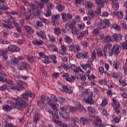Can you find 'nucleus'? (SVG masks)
<instances>
[{
	"label": "nucleus",
	"instance_id": "1",
	"mask_svg": "<svg viewBox=\"0 0 127 127\" xmlns=\"http://www.w3.org/2000/svg\"><path fill=\"white\" fill-rule=\"evenodd\" d=\"M7 75L3 72V71H0V82H2L4 83H7L9 85H11L13 86L14 85V83L12 80H10V79H7L6 78H4L6 77Z\"/></svg>",
	"mask_w": 127,
	"mask_h": 127
},
{
	"label": "nucleus",
	"instance_id": "2",
	"mask_svg": "<svg viewBox=\"0 0 127 127\" xmlns=\"http://www.w3.org/2000/svg\"><path fill=\"white\" fill-rule=\"evenodd\" d=\"M15 103H16L17 106H20L17 107V110L19 111H23V108H26V107H28V104H27V103L19 99H16L15 100Z\"/></svg>",
	"mask_w": 127,
	"mask_h": 127
},
{
	"label": "nucleus",
	"instance_id": "3",
	"mask_svg": "<svg viewBox=\"0 0 127 127\" xmlns=\"http://www.w3.org/2000/svg\"><path fill=\"white\" fill-rule=\"evenodd\" d=\"M94 95V93L93 92H90V95H88L87 98L84 97L82 99V101L83 103H86V104H88L89 105H94L95 101H94V99H93V96Z\"/></svg>",
	"mask_w": 127,
	"mask_h": 127
},
{
	"label": "nucleus",
	"instance_id": "4",
	"mask_svg": "<svg viewBox=\"0 0 127 127\" xmlns=\"http://www.w3.org/2000/svg\"><path fill=\"white\" fill-rule=\"evenodd\" d=\"M108 27H110V21L108 19H104L98 24V28L99 29H105Z\"/></svg>",
	"mask_w": 127,
	"mask_h": 127
},
{
	"label": "nucleus",
	"instance_id": "5",
	"mask_svg": "<svg viewBox=\"0 0 127 127\" xmlns=\"http://www.w3.org/2000/svg\"><path fill=\"white\" fill-rule=\"evenodd\" d=\"M34 97L35 96L32 92L26 91L24 93H22L20 98L23 101H27L28 98H33L34 99Z\"/></svg>",
	"mask_w": 127,
	"mask_h": 127
},
{
	"label": "nucleus",
	"instance_id": "6",
	"mask_svg": "<svg viewBox=\"0 0 127 127\" xmlns=\"http://www.w3.org/2000/svg\"><path fill=\"white\" fill-rule=\"evenodd\" d=\"M121 46L118 44H115L113 46L111 53L110 54V56H113V55L115 54V55H119L120 52H121Z\"/></svg>",
	"mask_w": 127,
	"mask_h": 127
},
{
	"label": "nucleus",
	"instance_id": "7",
	"mask_svg": "<svg viewBox=\"0 0 127 127\" xmlns=\"http://www.w3.org/2000/svg\"><path fill=\"white\" fill-rule=\"evenodd\" d=\"M113 103H112V106L113 107L114 109H115V111L117 114H120L121 113V111H120V108L121 107V105H120V103H118V101L117 100H116L115 98L113 99Z\"/></svg>",
	"mask_w": 127,
	"mask_h": 127
},
{
	"label": "nucleus",
	"instance_id": "8",
	"mask_svg": "<svg viewBox=\"0 0 127 127\" xmlns=\"http://www.w3.org/2000/svg\"><path fill=\"white\" fill-rule=\"evenodd\" d=\"M30 66L29 64L26 62H22L20 64V66H18V69L19 71H28Z\"/></svg>",
	"mask_w": 127,
	"mask_h": 127
},
{
	"label": "nucleus",
	"instance_id": "9",
	"mask_svg": "<svg viewBox=\"0 0 127 127\" xmlns=\"http://www.w3.org/2000/svg\"><path fill=\"white\" fill-rule=\"evenodd\" d=\"M123 38V36L120 34H118L117 33L114 34L113 35L111 36V41H115L116 42H119L120 40H122Z\"/></svg>",
	"mask_w": 127,
	"mask_h": 127
},
{
	"label": "nucleus",
	"instance_id": "10",
	"mask_svg": "<svg viewBox=\"0 0 127 127\" xmlns=\"http://www.w3.org/2000/svg\"><path fill=\"white\" fill-rule=\"evenodd\" d=\"M112 44H106L105 45L104 48H103V51L105 57H107V54H109L111 53L110 50H111V48L112 47Z\"/></svg>",
	"mask_w": 127,
	"mask_h": 127
},
{
	"label": "nucleus",
	"instance_id": "11",
	"mask_svg": "<svg viewBox=\"0 0 127 127\" xmlns=\"http://www.w3.org/2000/svg\"><path fill=\"white\" fill-rule=\"evenodd\" d=\"M17 85H18V89H19V91H22L24 89V86L27 85V83L21 80H19L17 83Z\"/></svg>",
	"mask_w": 127,
	"mask_h": 127
},
{
	"label": "nucleus",
	"instance_id": "12",
	"mask_svg": "<svg viewBox=\"0 0 127 127\" xmlns=\"http://www.w3.org/2000/svg\"><path fill=\"white\" fill-rule=\"evenodd\" d=\"M7 50L10 52H17L19 51V48L16 45H10L8 47Z\"/></svg>",
	"mask_w": 127,
	"mask_h": 127
},
{
	"label": "nucleus",
	"instance_id": "13",
	"mask_svg": "<svg viewBox=\"0 0 127 127\" xmlns=\"http://www.w3.org/2000/svg\"><path fill=\"white\" fill-rule=\"evenodd\" d=\"M80 122L82 125L85 126L86 125H89V123H90V122H92V119L85 117H81L80 119Z\"/></svg>",
	"mask_w": 127,
	"mask_h": 127
},
{
	"label": "nucleus",
	"instance_id": "14",
	"mask_svg": "<svg viewBox=\"0 0 127 127\" xmlns=\"http://www.w3.org/2000/svg\"><path fill=\"white\" fill-rule=\"evenodd\" d=\"M53 123L54 124H56V125H58L60 127H68V125L66 124L63 123L62 122L57 121L55 119H53L52 120Z\"/></svg>",
	"mask_w": 127,
	"mask_h": 127
},
{
	"label": "nucleus",
	"instance_id": "15",
	"mask_svg": "<svg viewBox=\"0 0 127 127\" xmlns=\"http://www.w3.org/2000/svg\"><path fill=\"white\" fill-rule=\"evenodd\" d=\"M40 120V116L38 113H34L33 115V121L34 124L35 125L38 123V122Z\"/></svg>",
	"mask_w": 127,
	"mask_h": 127
},
{
	"label": "nucleus",
	"instance_id": "16",
	"mask_svg": "<svg viewBox=\"0 0 127 127\" xmlns=\"http://www.w3.org/2000/svg\"><path fill=\"white\" fill-rule=\"evenodd\" d=\"M89 33V32L88 30H85L84 31H82V32L77 34V39H82L84 36H87Z\"/></svg>",
	"mask_w": 127,
	"mask_h": 127
},
{
	"label": "nucleus",
	"instance_id": "17",
	"mask_svg": "<svg viewBox=\"0 0 127 127\" xmlns=\"http://www.w3.org/2000/svg\"><path fill=\"white\" fill-rule=\"evenodd\" d=\"M94 125L96 127H104V125L102 124V119H101V118H100V117H99L98 116L96 117V120L95 121Z\"/></svg>",
	"mask_w": 127,
	"mask_h": 127
},
{
	"label": "nucleus",
	"instance_id": "18",
	"mask_svg": "<svg viewBox=\"0 0 127 127\" xmlns=\"http://www.w3.org/2000/svg\"><path fill=\"white\" fill-rule=\"evenodd\" d=\"M37 35L39 37L42 38V39H46V35H45V31H41L40 32H37L36 33Z\"/></svg>",
	"mask_w": 127,
	"mask_h": 127
},
{
	"label": "nucleus",
	"instance_id": "19",
	"mask_svg": "<svg viewBox=\"0 0 127 127\" xmlns=\"http://www.w3.org/2000/svg\"><path fill=\"white\" fill-rule=\"evenodd\" d=\"M60 116V117H62L63 119H64L65 120V121H69L70 120V117H69V115H68L67 113H62V111L59 112Z\"/></svg>",
	"mask_w": 127,
	"mask_h": 127
},
{
	"label": "nucleus",
	"instance_id": "20",
	"mask_svg": "<svg viewBox=\"0 0 127 127\" xmlns=\"http://www.w3.org/2000/svg\"><path fill=\"white\" fill-rule=\"evenodd\" d=\"M7 24L2 23V26L3 27H6L7 28H12V22L9 20H7Z\"/></svg>",
	"mask_w": 127,
	"mask_h": 127
},
{
	"label": "nucleus",
	"instance_id": "21",
	"mask_svg": "<svg viewBox=\"0 0 127 127\" xmlns=\"http://www.w3.org/2000/svg\"><path fill=\"white\" fill-rule=\"evenodd\" d=\"M33 110H34V105H30L28 108L26 116L29 117L31 115V113L33 112Z\"/></svg>",
	"mask_w": 127,
	"mask_h": 127
},
{
	"label": "nucleus",
	"instance_id": "22",
	"mask_svg": "<svg viewBox=\"0 0 127 127\" xmlns=\"http://www.w3.org/2000/svg\"><path fill=\"white\" fill-rule=\"evenodd\" d=\"M45 103V96L42 95L40 97V100L37 101L38 106H41Z\"/></svg>",
	"mask_w": 127,
	"mask_h": 127
},
{
	"label": "nucleus",
	"instance_id": "23",
	"mask_svg": "<svg viewBox=\"0 0 127 127\" xmlns=\"http://www.w3.org/2000/svg\"><path fill=\"white\" fill-rule=\"evenodd\" d=\"M75 24H76V21H73L70 24H66L65 25V28L66 30H70V29H72V25H75Z\"/></svg>",
	"mask_w": 127,
	"mask_h": 127
},
{
	"label": "nucleus",
	"instance_id": "24",
	"mask_svg": "<svg viewBox=\"0 0 127 127\" xmlns=\"http://www.w3.org/2000/svg\"><path fill=\"white\" fill-rule=\"evenodd\" d=\"M25 30L26 32H28L29 34H32L34 33V30L29 26H27L25 27Z\"/></svg>",
	"mask_w": 127,
	"mask_h": 127
},
{
	"label": "nucleus",
	"instance_id": "25",
	"mask_svg": "<svg viewBox=\"0 0 127 127\" xmlns=\"http://www.w3.org/2000/svg\"><path fill=\"white\" fill-rule=\"evenodd\" d=\"M2 109L3 111H4V112H10L11 110V107H10V106L8 105H3L2 106Z\"/></svg>",
	"mask_w": 127,
	"mask_h": 127
},
{
	"label": "nucleus",
	"instance_id": "26",
	"mask_svg": "<svg viewBox=\"0 0 127 127\" xmlns=\"http://www.w3.org/2000/svg\"><path fill=\"white\" fill-rule=\"evenodd\" d=\"M50 106H51L52 109H53L56 113H58L59 110L57 109V107H59V105H58L57 103H56V104L52 103Z\"/></svg>",
	"mask_w": 127,
	"mask_h": 127
},
{
	"label": "nucleus",
	"instance_id": "27",
	"mask_svg": "<svg viewBox=\"0 0 127 127\" xmlns=\"http://www.w3.org/2000/svg\"><path fill=\"white\" fill-rule=\"evenodd\" d=\"M88 14L90 15L92 18H94V17H97V13H96L95 11H93V10H91L90 11H88Z\"/></svg>",
	"mask_w": 127,
	"mask_h": 127
},
{
	"label": "nucleus",
	"instance_id": "28",
	"mask_svg": "<svg viewBox=\"0 0 127 127\" xmlns=\"http://www.w3.org/2000/svg\"><path fill=\"white\" fill-rule=\"evenodd\" d=\"M64 39L65 42H66L68 44H70V43H72V41H73L71 39V37L67 35L64 37Z\"/></svg>",
	"mask_w": 127,
	"mask_h": 127
},
{
	"label": "nucleus",
	"instance_id": "29",
	"mask_svg": "<svg viewBox=\"0 0 127 127\" xmlns=\"http://www.w3.org/2000/svg\"><path fill=\"white\" fill-rule=\"evenodd\" d=\"M62 87L65 93H68V94H71V90L70 89H69V88H68L67 86H66L65 85H62Z\"/></svg>",
	"mask_w": 127,
	"mask_h": 127
},
{
	"label": "nucleus",
	"instance_id": "30",
	"mask_svg": "<svg viewBox=\"0 0 127 127\" xmlns=\"http://www.w3.org/2000/svg\"><path fill=\"white\" fill-rule=\"evenodd\" d=\"M95 1L99 7H104V3L102 1V0H95Z\"/></svg>",
	"mask_w": 127,
	"mask_h": 127
},
{
	"label": "nucleus",
	"instance_id": "31",
	"mask_svg": "<svg viewBox=\"0 0 127 127\" xmlns=\"http://www.w3.org/2000/svg\"><path fill=\"white\" fill-rule=\"evenodd\" d=\"M126 42H123L122 44V46L123 47V49L124 50H127V35L125 36Z\"/></svg>",
	"mask_w": 127,
	"mask_h": 127
},
{
	"label": "nucleus",
	"instance_id": "32",
	"mask_svg": "<svg viewBox=\"0 0 127 127\" xmlns=\"http://www.w3.org/2000/svg\"><path fill=\"white\" fill-rule=\"evenodd\" d=\"M70 69L75 72L76 73H78L79 72V67H76V65L74 64H72L70 66Z\"/></svg>",
	"mask_w": 127,
	"mask_h": 127
},
{
	"label": "nucleus",
	"instance_id": "33",
	"mask_svg": "<svg viewBox=\"0 0 127 127\" xmlns=\"http://www.w3.org/2000/svg\"><path fill=\"white\" fill-rule=\"evenodd\" d=\"M54 30L55 34H57V35H60L61 34V29L59 27L54 28Z\"/></svg>",
	"mask_w": 127,
	"mask_h": 127
},
{
	"label": "nucleus",
	"instance_id": "34",
	"mask_svg": "<svg viewBox=\"0 0 127 127\" xmlns=\"http://www.w3.org/2000/svg\"><path fill=\"white\" fill-rule=\"evenodd\" d=\"M44 59L42 61L43 63L45 64H49L50 63V61H49V57L47 56H46L44 58Z\"/></svg>",
	"mask_w": 127,
	"mask_h": 127
},
{
	"label": "nucleus",
	"instance_id": "35",
	"mask_svg": "<svg viewBox=\"0 0 127 127\" xmlns=\"http://www.w3.org/2000/svg\"><path fill=\"white\" fill-rule=\"evenodd\" d=\"M71 32L73 35H76L78 32V30L76 29V27H75V25H72Z\"/></svg>",
	"mask_w": 127,
	"mask_h": 127
},
{
	"label": "nucleus",
	"instance_id": "36",
	"mask_svg": "<svg viewBox=\"0 0 127 127\" xmlns=\"http://www.w3.org/2000/svg\"><path fill=\"white\" fill-rule=\"evenodd\" d=\"M30 9H28V12H31V11L33 10H35V9H36L37 8V7L36 6V5L33 4H31L30 5Z\"/></svg>",
	"mask_w": 127,
	"mask_h": 127
},
{
	"label": "nucleus",
	"instance_id": "37",
	"mask_svg": "<svg viewBox=\"0 0 127 127\" xmlns=\"http://www.w3.org/2000/svg\"><path fill=\"white\" fill-rule=\"evenodd\" d=\"M91 91H90L89 89H85L83 92V96H90V93Z\"/></svg>",
	"mask_w": 127,
	"mask_h": 127
},
{
	"label": "nucleus",
	"instance_id": "38",
	"mask_svg": "<svg viewBox=\"0 0 127 127\" xmlns=\"http://www.w3.org/2000/svg\"><path fill=\"white\" fill-rule=\"evenodd\" d=\"M7 4L5 3V2L4 3H2V6L0 7V10H7Z\"/></svg>",
	"mask_w": 127,
	"mask_h": 127
},
{
	"label": "nucleus",
	"instance_id": "39",
	"mask_svg": "<svg viewBox=\"0 0 127 127\" xmlns=\"http://www.w3.org/2000/svg\"><path fill=\"white\" fill-rule=\"evenodd\" d=\"M112 26L113 28H114V29H116V30H117L118 31L121 30V26L117 24H113L112 25Z\"/></svg>",
	"mask_w": 127,
	"mask_h": 127
},
{
	"label": "nucleus",
	"instance_id": "40",
	"mask_svg": "<svg viewBox=\"0 0 127 127\" xmlns=\"http://www.w3.org/2000/svg\"><path fill=\"white\" fill-rule=\"evenodd\" d=\"M46 3L48 10H51V9L53 8V4H52V3L50 2L49 1Z\"/></svg>",
	"mask_w": 127,
	"mask_h": 127
},
{
	"label": "nucleus",
	"instance_id": "41",
	"mask_svg": "<svg viewBox=\"0 0 127 127\" xmlns=\"http://www.w3.org/2000/svg\"><path fill=\"white\" fill-rule=\"evenodd\" d=\"M16 106H17V104H16V102L15 103L14 102H11L10 108H11V110H13V109H17L18 107H17Z\"/></svg>",
	"mask_w": 127,
	"mask_h": 127
},
{
	"label": "nucleus",
	"instance_id": "42",
	"mask_svg": "<svg viewBox=\"0 0 127 127\" xmlns=\"http://www.w3.org/2000/svg\"><path fill=\"white\" fill-rule=\"evenodd\" d=\"M108 105V100L106 99H103L102 100V102L101 104V107H106Z\"/></svg>",
	"mask_w": 127,
	"mask_h": 127
},
{
	"label": "nucleus",
	"instance_id": "43",
	"mask_svg": "<svg viewBox=\"0 0 127 127\" xmlns=\"http://www.w3.org/2000/svg\"><path fill=\"white\" fill-rule=\"evenodd\" d=\"M113 67L116 70H119V68H120V64L118 62H114Z\"/></svg>",
	"mask_w": 127,
	"mask_h": 127
},
{
	"label": "nucleus",
	"instance_id": "44",
	"mask_svg": "<svg viewBox=\"0 0 127 127\" xmlns=\"http://www.w3.org/2000/svg\"><path fill=\"white\" fill-rule=\"evenodd\" d=\"M71 120L72 121L73 125H75V123H78L79 122V119L77 117H72L71 118Z\"/></svg>",
	"mask_w": 127,
	"mask_h": 127
},
{
	"label": "nucleus",
	"instance_id": "45",
	"mask_svg": "<svg viewBox=\"0 0 127 127\" xmlns=\"http://www.w3.org/2000/svg\"><path fill=\"white\" fill-rule=\"evenodd\" d=\"M93 2L89 1L87 2L85 6L87 7V8H92V7H93Z\"/></svg>",
	"mask_w": 127,
	"mask_h": 127
},
{
	"label": "nucleus",
	"instance_id": "46",
	"mask_svg": "<svg viewBox=\"0 0 127 127\" xmlns=\"http://www.w3.org/2000/svg\"><path fill=\"white\" fill-rule=\"evenodd\" d=\"M92 33L94 35H99L100 34V30H99V28H96L93 31Z\"/></svg>",
	"mask_w": 127,
	"mask_h": 127
},
{
	"label": "nucleus",
	"instance_id": "47",
	"mask_svg": "<svg viewBox=\"0 0 127 127\" xmlns=\"http://www.w3.org/2000/svg\"><path fill=\"white\" fill-rule=\"evenodd\" d=\"M34 16H38V15H41V11L38 10L35 12H33Z\"/></svg>",
	"mask_w": 127,
	"mask_h": 127
},
{
	"label": "nucleus",
	"instance_id": "48",
	"mask_svg": "<svg viewBox=\"0 0 127 127\" xmlns=\"http://www.w3.org/2000/svg\"><path fill=\"white\" fill-rule=\"evenodd\" d=\"M28 61L30 62V63H34V59L33 58V57H31L30 56H29L27 57Z\"/></svg>",
	"mask_w": 127,
	"mask_h": 127
},
{
	"label": "nucleus",
	"instance_id": "49",
	"mask_svg": "<svg viewBox=\"0 0 127 127\" xmlns=\"http://www.w3.org/2000/svg\"><path fill=\"white\" fill-rule=\"evenodd\" d=\"M36 25L37 27H43V24H42L41 21H36Z\"/></svg>",
	"mask_w": 127,
	"mask_h": 127
},
{
	"label": "nucleus",
	"instance_id": "50",
	"mask_svg": "<svg viewBox=\"0 0 127 127\" xmlns=\"http://www.w3.org/2000/svg\"><path fill=\"white\" fill-rule=\"evenodd\" d=\"M101 114L103 116H105V117H108V116H110V114H108V111H107L106 109L102 110Z\"/></svg>",
	"mask_w": 127,
	"mask_h": 127
},
{
	"label": "nucleus",
	"instance_id": "51",
	"mask_svg": "<svg viewBox=\"0 0 127 127\" xmlns=\"http://www.w3.org/2000/svg\"><path fill=\"white\" fill-rule=\"evenodd\" d=\"M59 18H60V15H59V14L53 15L52 16V20L56 21L57 19H59Z\"/></svg>",
	"mask_w": 127,
	"mask_h": 127
},
{
	"label": "nucleus",
	"instance_id": "52",
	"mask_svg": "<svg viewBox=\"0 0 127 127\" xmlns=\"http://www.w3.org/2000/svg\"><path fill=\"white\" fill-rule=\"evenodd\" d=\"M58 101L59 103H60L61 105H63V103H65V101H66V100L63 97H59Z\"/></svg>",
	"mask_w": 127,
	"mask_h": 127
},
{
	"label": "nucleus",
	"instance_id": "53",
	"mask_svg": "<svg viewBox=\"0 0 127 127\" xmlns=\"http://www.w3.org/2000/svg\"><path fill=\"white\" fill-rule=\"evenodd\" d=\"M88 112H90L91 114H95V110L93 107H88L87 108Z\"/></svg>",
	"mask_w": 127,
	"mask_h": 127
},
{
	"label": "nucleus",
	"instance_id": "54",
	"mask_svg": "<svg viewBox=\"0 0 127 127\" xmlns=\"http://www.w3.org/2000/svg\"><path fill=\"white\" fill-rule=\"evenodd\" d=\"M92 62L91 61H88L87 62L86 64H85V66L86 68H90L91 66H92Z\"/></svg>",
	"mask_w": 127,
	"mask_h": 127
},
{
	"label": "nucleus",
	"instance_id": "55",
	"mask_svg": "<svg viewBox=\"0 0 127 127\" xmlns=\"http://www.w3.org/2000/svg\"><path fill=\"white\" fill-rule=\"evenodd\" d=\"M6 53H7V51H5V52L1 55L2 57H3L4 61L7 60V55H6Z\"/></svg>",
	"mask_w": 127,
	"mask_h": 127
},
{
	"label": "nucleus",
	"instance_id": "56",
	"mask_svg": "<svg viewBox=\"0 0 127 127\" xmlns=\"http://www.w3.org/2000/svg\"><path fill=\"white\" fill-rule=\"evenodd\" d=\"M40 21H41L42 23H48V20L43 18H40Z\"/></svg>",
	"mask_w": 127,
	"mask_h": 127
},
{
	"label": "nucleus",
	"instance_id": "57",
	"mask_svg": "<svg viewBox=\"0 0 127 127\" xmlns=\"http://www.w3.org/2000/svg\"><path fill=\"white\" fill-rule=\"evenodd\" d=\"M117 15L118 18H120V19H122V18L124 17V14L123 13V12H118L117 13Z\"/></svg>",
	"mask_w": 127,
	"mask_h": 127
},
{
	"label": "nucleus",
	"instance_id": "58",
	"mask_svg": "<svg viewBox=\"0 0 127 127\" xmlns=\"http://www.w3.org/2000/svg\"><path fill=\"white\" fill-rule=\"evenodd\" d=\"M51 99L54 103H57L58 102L57 98H56V96L54 95H52Z\"/></svg>",
	"mask_w": 127,
	"mask_h": 127
},
{
	"label": "nucleus",
	"instance_id": "59",
	"mask_svg": "<svg viewBox=\"0 0 127 127\" xmlns=\"http://www.w3.org/2000/svg\"><path fill=\"white\" fill-rule=\"evenodd\" d=\"M99 71L100 73H102V74H103L104 73L105 74H107V72H105V68L103 67H100L99 68Z\"/></svg>",
	"mask_w": 127,
	"mask_h": 127
},
{
	"label": "nucleus",
	"instance_id": "60",
	"mask_svg": "<svg viewBox=\"0 0 127 127\" xmlns=\"http://www.w3.org/2000/svg\"><path fill=\"white\" fill-rule=\"evenodd\" d=\"M0 42L1 44H8L9 42L6 40H4L3 39H1L0 40Z\"/></svg>",
	"mask_w": 127,
	"mask_h": 127
},
{
	"label": "nucleus",
	"instance_id": "61",
	"mask_svg": "<svg viewBox=\"0 0 127 127\" xmlns=\"http://www.w3.org/2000/svg\"><path fill=\"white\" fill-rule=\"evenodd\" d=\"M62 19L64 20H67V14L63 13L62 14Z\"/></svg>",
	"mask_w": 127,
	"mask_h": 127
},
{
	"label": "nucleus",
	"instance_id": "62",
	"mask_svg": "<svg viewBox=\"0 0 127 127\" xmlns=\"http://www.w3.org/2000/svg\"><path fill=\"white\" fill-rule=\"evenodd\" d=\"M92 60H95V59H96V56H97V54L96 53V52L93 51L92 53Z\"/></svg>",
	"mask_w": 127,
	"mask_h": 127
},
{
	"label": "nucleus",
	"instance_id": "63",
	"mask_svg": "<svg viewBox=\"0 0 127 127\" xmlns=\"http://www.w3.org/2000/svg\"><path fill=\"white\" fill-rule=\"evenodd\" d=\"M46 3H44V2H39L38 3V5L39 7H40V8H42V7H43V6H44V4H45Z\"/></svg>",
	"mask_w": 127,
	"mask_h": 127
},
{
	"label": "nucleus",
	"instance_id": "64",
	"mask_svg": "<svg viewBox=\"0 0 127 127\" xmlns=\"http://www.w3.org/2000/svg\"><path fill=\"white\" fill-rule=\"evenodd\" d=\"M56 8H57V9H58L59 10V11H62L63 9H62V6L61 5V4H59L56 7Z\"/></svg>",
	"mask_w": 127,
	"mask_h": 127
}]
</instances>
